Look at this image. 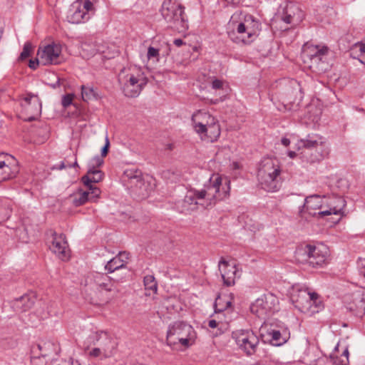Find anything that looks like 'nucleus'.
I'll return each instance as SVG.
<instances>
[{
    "instance_id": "nucleus-64",
    "label": "nucleus",
    "mask_w": 365,
    "mask_h": 365,
    "mask_svg": "<svg viewBox=\"0 0 365 365\" xmlns=\"http://www.w3.org/2000/svg\"><path fill=\"white\" fill-rule=\"evenodd\" d=\"M334 364H335L334 365H339V364H336V362H334Z\"/></svg>"
},
{
    "instance_id": "nucleus-39",
    "label": "nucleus",
    "mask_w": 365,
    "mask_h": 365,
    "mask_svg": "<svg viewBox=\"0 0 365 365\" xmlns=\"http://www.w3.org/2000/svg\"><path fill=\"white\" fill-rule=\"evenodd\" d=\"M31 50H32L31 44L29 42H26L24 44L23 51H21V53L19 56V59L23 61V60H25L26 58H27L30 56Z\"/></svg>"
},
{
    "instance_id": "nucleus-55",
    "label": "nucleus",
    "mask_w": 365,
    "mask_h": 365,
    "mask_svg": "<svg viewBox=\"0 0 365 365\" xmlns=\"http://www.w3.org/2000/svg\"><path fill=\"white\" fill-rule=\"evenodd\" d=\"M281 142H282V144L284 146H288L289 144H290V140L289 139L287 138H283L282 140H281Z\"/></svg>"
},
{
    "instance_id": "nucleus-33",
    "label": "nucleus",
    "mask_w": 365,
    "mask_h": 365,
    "mask_svg": "<svg viewBox=\"0 0 365 365\" xmlns=\"http://www.w3.org/2000/svg\"><path fill=\"white\" fill-rule=\"evenodd\" d=\"M267 302L262 299H257L255 303L251 305V312L259 318H264L267 315Z\"/></svg>"
},
{
    "instance_id": "nucleus-8",
    "label": "nucleus",
    "mask_w": 365,
    "mask_h": 365,
    "mask_svg": "<svg viewBox=\"0 0 365 365\" xmlns=\"http://www.w3.org/2000/svg\"><path fill=\"white\" fill-rule=\"evenodd\" d=\"M196 333L192 327L184 322H175L168 327L166 341L172 346L180 344L189 347L195 340Z\"/></svg>"
},
{
    "instance_id": "nucleus-32",
    "label": "nucleus",
    "mask_w": 365,
    "mask_h": 365,
    "mask_svg": "<svg viewBox=\"0 0 365 365\" xmlns=\"http://www.w3.org/2000/svg\"><path fill=\"white\" fill-rule=\"evenodd\" d=\"M349 309L356 316L359 317H364L365 315V296L361 294L359 297L355 298L353 304L350 305Z\"/></svg>"
},
{
    "instance_id": "nucleus-54",
    "label": "nucleus",
    "mask_w": 365,
    "mask_h": 365,
    "mask_svg": "<svg viewBox=\"0 0 365 365\" xmlns=\"http://www.w3.org/2000/svg\"><path fill=\"white\" fill-rule=\"evenodd\" d=\"M173 43L176 46L180 47V46H182L185 43L183 42V41L182 39L176 38V39L174 40Z\"/></svg>"
},
{
    "instance_id": "nucleus-4",
    "label": "nucleus",
    "mask_w": 365,
    "mask_h": 365,
    "mask_svg": "<svg viewBox=\"0 0 365 365\" xmlns=\"http://www.w3.org/2000/svg\"><path fill=\"white\" fill-rule=\"evenodd\" d=\"M118 81L124 95L129 98L138 96L148 83L143 72L136 66L122 68L118 74Z\"/></svg>"
},
{
    "instance_id": "nucleus-40",
    "label": "nucleus",
    "mask_w": 365,
    "mask_h": 365,
    "mask_svg": "<svg viewBox=\"0 0 365 365\" xmlns=\"http://www.w3.org/2000/svg\"><path fill=\"white\" fill-rule=\"evenodd\" d=\"M31 363L32 365H46L47 360L38 354H32Z\"/></svg>"
},
{
    "instance_id": "nucleus-35",
    "label": "nucleus",
    "mask_w": 365,
    "mask_h": 365,
    "mask_svg": "<svg viewBox=\"0 0 365 365\" xmlns=\"http://www.w3.org/2000/svg\"><path fill=\"white\" fill-rule=\"evenodd\" d=\"M81 55L83 58L88 59L94 56L98 51L96 45L93 42H83L81 46Z\"/></svg>"
},
{
    "instance_id": "nucleus-2",
    "label": "nucleus",
    "mask_w": 365,
    "mask_h": 365,
    "mask_svg": "<svg viewBox=\"0 0 365 365\" xmlns=\"http://www.w3.org/2000/svg\"><path fill=\"white\" fill-rule=\"evenodd\" d=\"M324 197L318 195H314L305 198L302 208L299 210V215L302 217L307 219L309 216H318L323 217L324 216L334 215H340L346 206V201L341 197H334L329 202V208L328 210H322L317 212V210H320L324 203Z\"/></svg>"
},
{
    "instance_id": "nucleus-38",
    "label": "nucleus",
    "mask_w": 365,
    "mask_h": 365,
    "mask_svg": "<svg viewBox=\"0 0 365 365\" xmlns=\"http://www.w3.org/2000/svg\"><path fill=\"white\" fill-rule=\"evenodd\" d=\"M81 96L84 101H89L96 98V92L93 87L88 86H81Z\"/></svg>"
},
{
    "instance_id": "nucleus-13",
    "label": "nucleus",
    "mask_w": 365,
    "mask_h": 365,
    "mask_svg": "<svg viewBox=\"0 0 365 365\" xmlns=\"http://www.w3.org/2000/svg\"><path fill=\"white\" fill-rule=\"evenodd\" d=\"M302 98V88L297 81H292L280 96L282 103L285 110L289 111L297 110Z\"/></svg>"
},
{
    "instance_id": "nucleus-19",
    "label": "nucleus",
    "mask_w": 365,
    "mask_h": 365,
    "mask_svg": "<svg viewBox=\"0 0 365 365\" xmlns=\"http://www.w3.org/2000/svg\"><path fill=\"white\" fill-rule=\"evenodd\" d=\"M88 190H80L76 194L71 196L72 204L75 207H79L87 202H94L99 197L101 190L96 186H90Z\"/></svg>"
},
{
    "instance_id": "nucleus-59",
    "label": "nucleus",
    "mask_w": 365,
    "mask_h": 365,
    "mask_svg": "<svg viewBox=\"0 0 365 365\" xmlns=\"http://www.w3.org/2000/svg\"><path fill=\"white\" fill-rule=\"evenodd\" d=\"M67 167H68V165H65V163H64V162H61V164H60V165H59V168H59L60 170H62V169H64V168H67Z\"/></svg>"
},
{
    "instance_id": "nucleus-29",
    "label": "nucleus",
    "mask_w": 365,
    "mask_h": 365,
    "mask_svg": "<svg viewBox=\"0 0 365 365\" xmlns=\"http://www.w3.org/2000/svg\"><path fill=\"white\" fill-rule=\"evenodd\" d=\"M104 177V173L95 168H90L86 175L81 178L82 182L88 187L93 186L92 183H98L101 182Z\"/></svg>"
},
{
    "instance_id": "nucleus-58",
    "label": "nucleus",
    "mask_w": 365,
    "mask_h": 365,
    "mask_svg": "<svg viewBox=\"0 0 365 365\" xmlns=\"http://www.w3.org/2000/svg\"><path fill=\"white\" fill-rule=\"evenodd\" d=\"M288 155L291 158H294L297 154L294 151H289V153H288Z\"/></svg>"
},
{
    "instance_id": "nucleus-10",
    "label": "nucleus",
    "mask_w": 365,
    "mask_h": 365,
    "mask_svg": "<svg viewBox=\"0 0 365 365\" xmlns=\"http://www.w3.org/2000/svg\"><path fill=\"white\" fill-rule=\"evenodd\" d=\"M184 9L185 8L177 1L165 0L160 13L169 26L178 31H183L188 28Z\"/></svg>"
},
{
    "instance_id": "nucleus-26",
    "label": "nucleus",
    "mask_w": 365,
    "mask_h": 365,
    "mask_svg": "<svg viewBox=\"0 0 365 365\" xmlns=\"http://www.w3.org/2000/svg\"><path fill=\"white\" fill-rule=\"evenodd\" d=\"M35 302L33 295L24 294L11 302V307L16 312H24L30 309Z\"/></svg>"
},
{
    "instance_id": "nucleus-30",
    "label": "nucleus",
    "mask_w": 365,
    "mask_h": 365,
    "mask_svg": "<svg viewBox=\"0 0 365 365\" xmlns=\"http://www.w3.org/2000/svg\"><path fill=\"white\" fill-rule=\"evenodd\" d=\"M24 101L25 102L24 106L27 112L31 111L36 116L40 114L41 103L37 96L29 93L24 98Z\"/></svg>"
},
{
    "instance_id": "nucleus-17",
    "label": "nucleus",
    "mask_w": 365,
    "mask_h": 365,
    "mask_svg": "<svg viewBox=\"0 0 365 365\" xmlns=\"http://www.w3.org/2000/svg\"><path fill=\"white\" fill-rule=\"evenodd\" d=\"M19 172L18 163L14 158L0 153V183L16 178Z\"/></svg>"
},
{
    "instance_id": "nucleus-63",
    "label": "nucleus",
    "mask_w": 365,
    "mask_h": 365,
    "mask_svg": "<svg viewBox=\"0 0 365 365\" xmlns=\"http://www.w3.org/2000/svg\"><path fill=\"white\" fill-rule=\"evenodd\" d=\"M364 277L365 278V273L363 274Z\"/></svg>"
},
{
    "instance_id": "nucleus-25",
    "label": "nucleus",
    "mask_w": 365,
    "mask_h": 365,
    "mask_svg": "<svg viewBox=\"0 0 365 365\" xmlns=\"http://www.w3.org/2000/svg\"><path fill=\"white\" fill-rule=\"evenodd\" d=\"M329 154V148L326 143L314 148L312 151L300 152L301 158L309 163H319L327 158Z\"/></svg>"
},
{
    "instance_id": "nucleus-14",
    "label": "nucleus",
    "mask_w": 365,
    "mask_h": 365,
    "mask_svg": "<svg viewBox=\"0 0 365 365\" xmlns=\"http://www.w3.org/2000/svg\"><path fill=\"white\" fill-rule=\"evenodd\" d=\"M47 243L49 250L56 254L58 257L62 260H67L70 257V250L68 245L63 234H57L53 230L46 232Z\"/></svg>"
},
{
    "instance_id": "nucleus-47",
    "label": "nucleus",
    "mask_w": 365,
    "mask_h": 365,
    "mask_svg": "<svg viewBox=\"0 0 365 365\" xmlns=\"http://www.w3.org/2000/svg\"><path fill=\"white\" fill-rule=\"evenodd\" d=\"M109 146H110V142H109L108 138L106 137V138L105 145H104V146L101 149V156L103 158L106 157L107 155L108 152Z\"/></svg>"
},
{
    "instance_id": "nucleus-57",
    "label": "nucleus",
    "mask_w": 365,
    "mask_h": 365,
    "mask_svg": "<svg viewBox=\"0 0 365 365\" xmlns=\"http://www.w3.org/2000/svg\"><path fill=\"white\" fill-rule=\"evenodd\" d=\"M359 266L361 269H365V259H361L359 262Z\"/></svg>"
},
{
    "instance_id": "nucleus-56",
    "label": "nucleus",
    "mask_w": 365,
    "mask_h": 365,
    "mask_svg": "<svg viewBox=\"0 0 365 365\" xmlns=\"http://www.w3.org/2000/svg\"><path fill=\"white\" fill-rule=\"evenodd\" d=\"M342 356H344V357H346V362H344L342 361V363L344 364L343 365H346V362L348 361V356H349V351L347 349H346L343 353H342Z\"/></svg>"
},
{
    "instance_id": "nucleus-42",
    "label": "nucleus",
    "mask_w": 365,
    "mask_h": 365,
    "mask_svg": "<svg viewBox=\"0 0 365 365\" xmlns=\"http://www.w3.org/2000/svg\"><path fill=\"white\" fill-rule=\"evenodd\" d=\"M103 157H100V156H96L94 157L91 163H90V165H89V168H97L98 167H100L103 165Z\"/></svg>"
},
{
    "instance_id": "nucleus-24",
    "label": "nucleus",
    "mask_w": 365,
    "mask_h": 365,
    "mask_svg": "<svg viewBox=\"0 0 365 365\" xmlns=\"http://www.w3.org/2000/svg\"><path fill=\"white\" fill-rule=\"evenodd\" d=\"M59 350L58 344L53 341H47L34 346L31 349V354H38L43 359H53V356L56 355Z\"/></svg>"
},
{
    "instance_id": "nucleus-43",
    "label": "nucleus",
    "mask_w": 365,
    "mask_h": 365,
    "mask_svg": "<svg viewBox=\"0 0 365 365\" xmlns=\"http://www.w3.org/2000/svg\"><path fill=\"white\" fill-rule=\"evenodd\" d=\"M73 100V94L69 93V94H66V95L63 96L62 98V101H61V104H62L63 107H64V108L68 107L70 105H71Z\"/></svg>"
},
{
    "instance_id": "nucleus-62",
    "label": "nucleus",
    "mask_w": 365,
    "mask_h": 365,
    "mask_svg": "<svg viewBox=\"0 0 365 365\" xmlns=\"http://www.w3.org/2000/svg\"><path fill=\"white\" fill-rule=\"evenodd\" d=\"M35 119H36V116H31V117H29V121L34 120H35Z\"/></svg>"
},
{
    "instance_id": "nucleus-48",
    "label": "nucleus",
    "mask_w": 365,
    "mask_h": 365,
    "mask_svg": "<svg viewBox=\"0 0 365 365\" xmlns=\"http://www.w3.org/2000/svg\"><path fill=\"white\" fill-rule=\"evenodd\" d=\"M223 82L219 79H215L212 83V88L213 89H220L222 88Z\"/></svg>"
},
{
    "instance_id": "nucleus-37",
    "label": "nucleus",
    "mask_w": 365,
    "mask_h": 365,
    "mask_svg": "<svg viewBox=\"0 0 365 365\" xmlns=\"http://www.w3.org/2000/svg\"><path fill=\"white\" fill-rule=\"evenodd\" d=\"M145 295L150 296L151 294H155L158 290V284L153 275H146L143 279Z\"/></svg>"
},
{
    "instance_id": "nucleus-1",
    "label": "nucleus",
    "mask_w": 365,
    "mask_h": 365,
    "mask_svg": "<svg viewBox=\"0 0 365 365\" xmlns=\"http://www.w3.org/2000/svg\"><path fill=\"white\" fill-rule=\"evenodd\" d=\"M127 272L119 276L110 277L106 273L96 272L86 279L85 292L91 295L105 293L109 302L120 292V284L126 281Z\"/></svg>"
},
{
    "instance_id": "nucleus-3",
    "label": "nucleus",
    "mask_w": 365,
    "mask_h": 365,
    "mask_svg": "<svg viewBox=\"0 0 365 365\" xmlns=\"http://www.w3.org/2000/svg\"><path fill=\"white\" fill-rule=\"evenodd\" d=\"M281 167L277 158H263L258 168L257 178L261 187L267 192H277L282 185Z\"/></svg>"
},
{
    "instance_id": "nucleus-31",
    "label": "nucleus",
    "mask_w": 365,
    "mask_h": 365,
    "mask_svg": "<svg viewBox=\"0 0 365 365\" xmlns=\"http://www.w3.org/2000/svg\"><path fill=\"white\" fill-rule=\"evenodd\" d=\"M267 335L270 337V341L274 346H281L287 342L289 334L286 329L280 331L270 329L267 331Z\"/></svg>"
},
{
    "instance_id": "nucleus-18",
    "label": "nucleus",
    "mask_w": 365,
    "mask_h": 365,
    "mask_svg": "<svg viewBox=\"0 0 365 365\" xmlns=\"http://www.w3.org/2000/svg\"><path fill=\"white\" fill-rule=\"evenodd\" d=\"M61 53V45L52 43L44 46L42 50H38V56L40 58L41 63L44 66L58 64Z\"/></svg>"
},
{
    "instance_id": "nucleus-16",
    "label": "nucleus",
    "mask_w": 365,
    "mask_h": 365,
    "mask_svg": "<svg viewBox=\"0 0 365 365\" xmlns=\"http://www.w3.org/2000/svg\"><path fill=\"white\" fill-rule=\"evenodd\" d=\"M94 345H97L103 351V358L112 356L117 348V341L108 332L101 331L93 333L90 336Z\"/></svg>"
},
{
    "instance_id": "nucleus-15",
    "label": "nucleus",
    "mask_w": 365,
    "mask_h": 365,
    "mask_svg": "<svg viewBox=\"0 0 365 365\" xmlns=\"http://www.w3.org/2000/svg\"><path fill=\"white\" fill-rule=\"evenodd\" d=\"M232 336L239 347L247 355L255 353L259 344V339L252 330H237L232 333Z\"/></svg>"
},
{
    "instance_id": "nucleus-20",
    "label": "nucleus",
    "mask_w": 365,
    "mask_h": 365,
    "mask_svg": "<svg viewBox=\"0 0 365 365\" xmlns=\"http://www.w3.org/2000/svg\"><path fill=\"white\" fill-rule=\"evenodd\" d=\"M219 270L223 279V283L227 287L232 286L235 284V279L239 270L235 264H230L228 262L222 259L219 262Z\"/></svg>"
},
{
    "instance_id": "nucleus-51",
    "label": "nucleus",
    "mask_w": 365,
    "mask_h": 365,
    "mask_svg": "<svg viewBox=\"0 0 365 365\" xmlns=\"http://www.w3.org/2000/svg\"><path fill=\"white\" fill-rule=\"evenodd\" d=\"M38 63H41L40 58H36V60H30L29 61V67L32 69H36Z\"/></svg>"
},
{
    "instance_id": "nucleus-45",
    "label": "nucleus",
    "mask_w": 365,
    "mask_h": 365,
    "mask_svg": "<svg viewBox=\"0 0 365 365\" xmlns=\"http://www.w3.org/2000/svg\"><path fill=\"white\" fill-rule=\"evenodd\" d=\"M319 295L317 293L309 292V301L307 302V306H310L312 304H316Z\"/></svg>"
},
{
    "instance_id": "nucleus-27",
    "label": "nucleus",
    "mask_w": 365,
    "mask_h": 365,
    "mask_svg": "<svg viewBox=\"0 0 365 365\" xmlns=\"http://www.w3.org/2000/svg\"><path fill=\"white\" fill-rule=\"evenodd\" d=\"M310 59L312 61V65L310 67L315 66L319 71H323L324 68L322 64L324 63L323 58L327 53L328 48L326 46H323L319 48V46H312L310 48Z\"/></svg>"
},
{
    "instance_id": "nucleus-60",
    "label": "nucleus",
    "mask_w": 365,
    "mask_h": 365,
    "mask_svg": "<svg viewBox=\"0 0 365 365\" xmlns=\"http://www.w3.org/2000/svg\"><path fill=\"white\" fill-rule=\"evenodd\" d=\"M78 163H77L76 160H75V162L73 163V164H69V165H68V167H69V168H71V167L75 168V167H78Z\"/></svg>"
},
{
    "instance_id": "nucleus-46",
    "label": "nucleus",
    "mask_w": 365,
    "mask_h": 365,
    "mask_svg": "<svg viewBox=\"0 0 365 365\" xmlns=\"http://www.w3.org/2000/svg\"><path fill=\"white\" fill-rule=\"evenodd\" d=\"M89 355L93 357H103V351L101 350L100 347H96L89 352Z\"/></svg>"
},
{
    "instance_id": "nucleus-41",
    "label": "nucleus",
    "mask_w": 365,
    "mask_h": 365,
    "mask_svg": "<svg viewBox=\"0 0 365 365\" xmlns=\"http://www.w3.org/2000/svg\"><path fill=\"white\" fill-rule=\"evenodd\" d=\"M147 57L148 59L156 58L158 61L159 49L153 46H149L148 48Z\"/></svg>"
},
{
    "instance_id": "nucleus-6",
    "label": "nucleus",
    "mask_w": 365,
    "mask_h": 365,
    "mask_svg": "<svg viewBox=\"0 0 365 365\" xmlns=\"http://www.w3.org/2000/svg\"><path fill=\"white\" fill-rule=\"evenodd\" d=\"M207 207L214 205L217 200H222L230 195V181L227 178L212 175L207 184L200 190Z\"/></svg>"
},
{
    "instance_id": "nucleus-11",
    "label": "nucleus",
    "mask_w": 365,
    "mask_h": 365,
    "mask_svg": "<svg viewBox=\"0 0 365 365\" xmlns=\"http://www.w3.org/2000/svg\"><path fill=\"white\" fill-rule=\"evenodd\" d=\"M95 1L96 0H78L73 2L68 11V21L72 24H81L88 21L94 14Z\"/></svg>"
},
{
    "instance_id": "nucleus-23",
    "label": "nucleus",
    "mask_w": 365,
    "mask_h": 365,
    "mask_svg": "<svg viewBox=\"0 0 365 365\" xmlns=\"http://www.w3.org/2000/svg\"><path fill=\"white\" fill-rule=\"evenodd\" d=\"M200 190H193L187 192L182 201L183 210H193L197 208V205L203 208H207V203L202 199Z\"/></svg>"
},
{
    "instance_id": "nucleus-21",
    "label": "nucleus",
    "mask_w": 365,
    "mask_h": 365,
    "mask_svg": "<svg viewBox=\"0 0 365 365\" xmlns=\"http://www.w3.org/2000/svg\"><path fill=\"white\" fill-rule=\"evenodd\" d=\"M290 300L299 309L305 308L309 301L308 289L299 284L292 286L290 290Z\"/></svg>"
},
{
    "instance_id": "nucleus-7",
    "label": "nucleus",
    "mask_w": 365,
    "mask_h": 365,
    "mask_svg": "<svg viewBox=\"0 0 365 365\" xmlns=\"http://www.w3.org/2000/svg\"><path fill=\"white\" fill-rule=\"evenodd\" d=\"M122 180L138 200L148 197L153 189L150 182L145 179L142 171L137 168H132L125 170Z\"/></svg>"
},
{
    "instance_id": "nucleus-28",
    "label": "nucleus",
    "mask_w": 365,
    "mask_h": 365,
    "mask_svg": "<svg viewBox=\"0 0 365 365\" xmlns=\"http://www.w3.org/2000/svg\"><path fill=\"white\" fill-rule=\"evenodd\" d=\"M301 152L312 151L314 148L321 146L326 143L322 141V138L318 135H308L306 138L299 140Z\"/></svg>"
},
{
    "instance_id": "nucleus-34",
    "label": "nucleus",
    "mask_w": 365,
    "mask_h": 365,
    "mask_svg": "<svg viewBox=\"0 0 365 365\" xmlns=\"http://www.w3.org/2000/svg\"><path fill=\"white\" fill-rule=\"evenodd\" d=\"M232 305V302L228 295H218L215 299V302L214 304V308L215 313H221L228 308H230Z\"/></svg>"
},
{
    "instance_id": "nucleus-50",
    "label": "nucleus",
    "mask_w": 365,
    "mask_h": 365,
    "mask_svg": "<svg viewBox=\"0 0 365 365\" xmlns=\"http://www.w3.org/2000/svg\"><path fill=\"white\" fill-rule=\"evenodd\" d=\"M116 256H117V257H119L120 259H125V264L127 263V261L129 259V253H128L126 252H120Z\"/></svg>"
},
{
    "instance_id": "nucleus-12",
    "label": "nucleus",
    "mask_w": 365,
    "mask_h": 365,
    "mask_svg": "<svg viewBox=\"0 0 365 365\" xmlns=\"http://www.w3.org/2000/svg\"><path fill=\"white\" fill-rule=\"evenodd\" d=\"M296 259L302 264H309L313 267H321L325 264L327 254L315 246L307 245L297 249Z\"/></svg>"
},
{
    "instance_id": "nucleus-5",
    "label": "nucleus",
    "mask_w": 365,
    "mask_h": 365,
    "mask_svg": "<svg viewBox=\"0 0 365 365\" xmlns=\"http://www.w3.org/2000/svg\"><path fill=\"white\" fill-rule=\"evenodd\" d=\"M195 131L203 140L216 141L220 135V125L215 117L206 112L197 111L192 115Z\"/></svg>"
},
{
    "instance_id": "nucleus-53",
    "label": "nucleus",
    "mask_w": 365,
    "mask_h": 365,
    "mask_svg": "<svg viewBox=\"0 0 365 365\" xmlns=\"http://www.w3.org/2000/svg\"><path fill=\"white\" fill-rule=\"evenodd\" d=\"M58 365H81L78 361L70 359L68 361H65Z\"/></svg>"
},
{
    "instance_id": "nucleus-52",
    "label": "nucleus",
    "mask_w": 365,
    "mask_h": 365,
    "mask_svg": "<svg viewBox=\"0 0 365 365\" xmlns=\"http://www.w3.org/2000/svg\"><path fill=\"white\" fill-rule=\"evenodd\" d=\"M355 49H358L361 53H365V43H358L354 46Z\"/></svg>"
},
{
    "instance_id": "nucleus-61",
    "label": "nucleus",
    "mask_w": 365,
    "mask_h": 365,
    "mask_svg": "<svg viewBox=\"0 0 365 365\" xmlns=\"http://www.w3.org/2000/svg\"><path fill=\"white\" fill-rule=\"evenodd\" d=\"M210 103L211 104H216L217 103V100H215V101H213V100H210Z\"/></svg>"
},
{
    "instance_id": "nucleus-44",
    "label": "nucleus",
    "mask_w": 365,
    "mask_h": 365,
    "mask_svg": "<svg viewBox=\"0 0 365 365\" xmlns=\"http://www.w3.org/2000/svg\"><path fill=\"white\" fill-rule=\"evenodd\" d=\"M331 359L327 357L319 358L316 361V365H334Z\"/></svg>"
},
{
    "instance_id": "nucleus-9",
    "label": "nucleus",
    "mask_w": 365,
    "mask_h": 365,
    "mask_svg": "<svg viewBox=\"0 0 365 365\" xmlns=\"http://www.w3.org/2000/svg\"><path fill=\"white\" fill-rule=\"evenodd\" d=\"M259 22L252 15H246L243 21L237 24L236 28L228 33L231 41L240 44H250L257 36L259 30Z\"/></svg>"
},
{
    "instance_id": "nucleus-36",
    "label": "nucleus",
    "mask_w": 365,
    "mask_h": 365,
    "mask_svg": "<svg viewBox=\"0 0 365 365\" xmlns=\"http://www.w3.org/2000/svg\"><path fill=\"white\" fill-rule=\"evenodd\" d=\"M125 268V259H120V258L117 257V256L109 260L105 266V269L109 273H113L117 270L123 269Z\"/></svg>"
},
{
    "instance_id": "nucleus-22",
    "label": "nucleus",
    "mask_w": 365,
    "mask_h": 365,
    "mask_svg": "<svg viewBox=\"0 0 365 365\" xmlns=\"http://www.w3.org/2000/svg\"><path fill=\"white\" fill-rule=\"evenodd\" d=\"M303 13L298 6L294 4H287L282 9V20L288 24H298L302 19Z\"/></svg>"
},
{
    "instance_id": "nucleus-49",
    "label": "nucleus",
    "mask_w": 365,
    "mask_h": 365,
    "mask_svg": "<svg viewBox=\"0 0 365 365\" xmlns=\"http://www.w3.org/2000/svg\"><path fill=\"white\" fill-rule=\"evenodd\" d=\"M219 325H220L221 327L225 326L222 323L217 322L215 319H211L208 322V326L210 328H215V327H218Z\"/></svg>"
}]
</instances>
